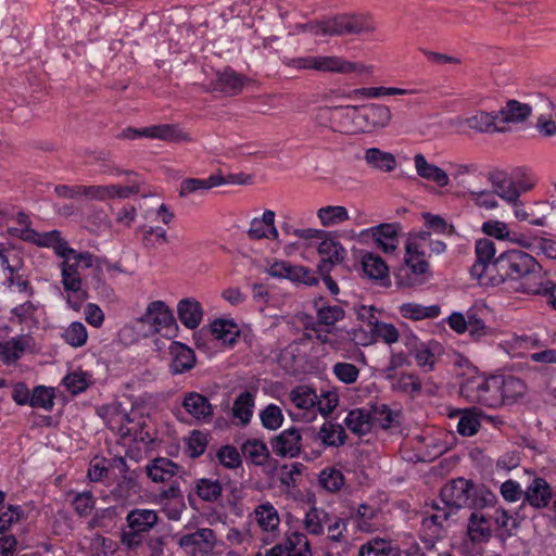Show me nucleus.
<instances>
[{
	"instance_id": "nucleus-13",
	"label": "nucleus",
	"mask_w": 556,
	"mask_h": 556,
	"mask_svg": "<svg viewBox=\"0 0 556 556\" xmlns=\"http://www.w3.org/2000/svg\"><path fill=\"white\" fill-rule=\"evenodd\" d=\"M315 71L336 74H370L372 67L359 62H350L338 55H316Z\"/></svg>"
},
{
	"instance_id": "nucleus-55",
	"label": "nucleus",
	"mask_w": 556,
	"mask_h": 556,
	"mask_svg": "<svg viewBox=\"0 0 556 556\" xmlns=\"http://www.w3.org/2000/svg\"><path fill=\"white\" fill-rule=\"evenodd\" d=\"M377 517V509L367 504H361L353 516L356 527L363 532H372L377 529L374 522Z\"/></svg>"
},
{
	"instance_id": "nucleus-60",
	"label": "nucleus",
	"mask_w": 556,
	"mask_h": 556,
	"mask_svg": "<svg viewBox=\"0 0 556 556\" xmlns=\"http://www.w3.org/2000/svg\"><path fill=\"white\" fill-rule=\"evenodd\" d=\"M25 518L23 508L18 505H9L0 510V533H4L11 527Z\"/></svg>"
},
{
	"instance_id": "nucleus-42",
	"label": "nucleus",
	"mask_w": 556,
	"mask_h": 556,
	"mask_svg": "<svg viewBox=\"0 0 556 556\" xmlns=\"http://www.w3.org/2000/svg\"><path fill=\"white\" fill-rule=\"evenodd\" d=\"M63 261L60 264L62 286L65 291H78L79 287H83V280L78 273V265L66 255L62 257Z\"/></svg>"
},
{
	"instance_id": "nucleus-16",
	"label": "nucleus",
	"mask_w": 556,
	"mask_h": 556,
	"mask_svg": "<svg viewBox=\"0 0 556 556\" xmlns=\"http://www.w3.org/2000/svg\"><path fill=\"white\" fill-rule=\"evenodd\" d=\"M359 106L362 134L383 129L390 124L392 114L388 106L376 103Z\"/></svg>"
},
{
	"instance_id": "nucleus-59",
	"label": "nucleus",
	"mask_w": 556,
	"mask_h": 556,
	"mask_svg": "<svg viewBox=\"0 0 556 556\" xmlns=\"http://www.w3.org/2000/svg\"><path fill=\"white\" fill-rule=\"evenodd\" d=\"M532 182H519L518 185L509 181L503 182L497 187V194L507 202L516 203L521 192H526L532 188Z\"/></svg>"
},
{
	"instance_id": "nucleus-12",
	"label": "nucleus",
	"mask_w": 556,
	"mask_h": 556,
	"mask_svg": "<svg viewBox=\"0 0 556 556\" xmlns=\"http://www.w3.org/2000/svg\"><path fill=\"white\" fill-rule=\"evenodd\" d=\"M475 252L476 262L470 268V274L481 283H486L484 277L488 276L490 278L492 276L491 271L494 270L493 263L496 260L494 258L496 253L495 244L490 239H479L476 241Z\"/></svg>"
},
{
	"instance_id": "nucleus-34",
	"label": "nucleus",
	"mask_w": 556,
	"mask_h": 556,
	"mask_svg": "<svg viewBox=\"0 0 556 556\" xmlns=\"http://www.w3.org/2000/svg\"><path fill=\"white\" fill-rule=\"evenodd\" d=\"M223 185V180L216 177V174L208 176L206 179L186 178L180 182L179 197L187 198L190 194L203 193L214 187Z\"/></svg>"
},
{
	"instance_id": "nucleus-20",
	"label": "nucleus",
	"mask_w": 556,
	"mask_h": 556,
	"mask_svg": "<svg viewBox=\"0 0 556 556\" xmlns=\"http://www.w3.org/2000/svg\"><path fill=\"white\" fill-rule=\"evenodd\" d=\"M399 224H380L366 230L384 253H392L399 245Z\"/></svg>"
},
{
	"instance_id": "nucleus-10",
	"label": "nucleus",
	"mask_w": 556,
	"mask_h": 556,
	"mask_svg": "<svg viewBox=\"0 0 556 556\" xmlns=\"http://www.w3.org/2000/svg\"><path fill=\"white\" fill-rule=\"evenodd\" d=\"M140 321L148 325L152 332L168 334L176 326L175 318L169 307L162 301H154L147 307Z\"/></svg>"
},
{
	"instance_id": "nucleus-47",
	"label": "nucleus",
	"mask_w": 556,
	"mask_h": 556,
	"mask_svg": "<svg viewBox=\"0 0 556 556\" xmlns=\"http://www.w3.org/2000/svg\"><path fill=\"white\" fill-rule=\"evenodd\" d=\"M492 519L495 522L497 535L502 540L513 536L519 528V521L504 508H496Z\"/></svg>"
},
{
	"instance_id": "nucleus-62",
	"label": "nucleus",
	"mask_w": 556,
	"mask_h": 556,
	"mask_svg": "<svg viewBox=\"0 0 556 556\" xmlns=\"http://www.w3.org/2000/svg\"><path fill=\"white\" fill-rule=\"evenodd\" d=\"M30 406L35 408L51 410L54 406L53 389L47 388L45 386L36 387L31 394Z\"/></svg>"
},
{
	"instance_id": "nucleus-3",
	"label": "nucleus",
	"mask_w": 556,
	"mask_h": 556,
	"mask_svg": "<svg viewBox=\"0 0 556 556\" xmlns=\"http://www.w3.org/2000/svg\"><path fill=\"white\" fill-rule=\"evenodd\" d=\"M102 417L106 426L122 440L150 443L153 439L143 429L141 418L136 420L121 403H112L102 408Z\"/></svg>"
},
{
	"instance_id": "nucleus-51",
	"label": "nucleus",
	"mask_w": 556,
	"mask_h": 556,
	"mask_svg": "<svg viewBox=\"0 0 556 556\" xmlns=\"http://www.w3.org/2000/svg\"><path fill=\"white\" fill-rule=\"evenodd\" d=\"M371 425L378 424L383 429H389L399 424V413L393 412L387 404L377 403L369 410Z\"/></svg>"
},
{
	"instance_id": "nucleus-63",
	"label": "nucleus",
	"mask_w": 556,
	"mask_h": 556,
	"mask_svg": "<svg viewBox=\"0 0 556 556\" xmlns=\"http://www.w3.org/2000/svg\"><path fill=\"white\" fill-rule=\"evenodd\" d=\"M391 543L386 539L376 538L363 544L358 556H389Z\"/></svg>"
},
{
	"instance_id": "nucleus-14",
	"label": "nucleus",
	"mask_w": 556,
	"mask_h": 556,
	"mask_svg": "<svg viewBox=\"0 0 556 556\" xmlns=\"http://www.w3.org/2000/svg\"><path fill=\"white\" fill-rule=\"evenodd\" d=\"M473 491L471 481L458 478L447 482L440 492L441 502L457 510L464 506L471 505L470 497Z\"/></svg>"
},
{
	"instance_id": "nucleus-4",
	"label": "nucleus",
	"mask_w": 556,
	"mask_h": 556,
	"mask_svg": "<svg viewBox=\"0 0 556 556\" xmlns=\"http://www.w3.org/2000/svg\"><path fill=\"white\" fill-rule=\"evenodd\" d=\"M125 520L121 542L127 549H135L142 545L143 535L157 525L159 514L154 509L134 508L127 513Z\"/></svg>"
},
{
	"instance_id": "nucleus-44",
	"label": "nucleus",
	"mask_w": 556,
	"mask_h": 556,
	"mask_svg": "<svg viewBox=\"0 0 556 556\" xmlns=\"http://www.w3.org/2000/svg\"><path fill=\"white\" fill-rule=\"evenodd\" d=\"M289 397L299 409L315 412L318 395L307 386H298L290 391Z\"/></svg>"
},
{
	"instance_id": "nucleus-50",
	"label": "nucleus",
	"mask_w": 556,
	"mask_h": 556,
	"mask_svg": "<svg viewBox=\"0 0 556 556\" xmlns=\"http://www.w3.org/2000/svg\"><path fill=\"white\" fill-rule=\"evenodd\" d=\"M253 407V394L249 391L241 392L233 402L232 416L239 419L242 425H247L252 417Z\"/></svg>"
},
{
	"instance_id": "nucleus-15",
	"label": "nucleus",
	"mask_w": 556,
	"mask_h": 556,
	"mask_svg": "<svg viewBox=\"0 0 556 556\" xmlns=\"http://www.w3.org/2000/svg\"><path fill=\"white\" fill-rule=\"evenodd\" d=\"M317 252L323 256L318 265V271L320 274L330 273L333 266L341 264L346 257V250L341 242L331 237L329 232H326L321 238Z\"/></svg>"
},
{
	"instance_id": "nucleus-45",
	"label": "nucleus",
	"mask_w": 556,
	"mask_h": 556,
	"mask_svg": "<svg viewBox=\"0 0 556 556\" xmlns=\"http://www.w3.org/2000/svg\"><path fill=\"white\" fill-rule=\"evenodd\" d=\"M194 491L202 501L214 503L222 497L223 486L218 479L200 478L194 481Z\"/></svg>"
},
{
	"instance_id": "nucleus-61",
	"label": "nucleus",
	"mask_w": 556,
	"mask_h": 556,
	"mask_svg": "<svg viewBox=\"0 0 556 556\" xmlns=\"http://www.w3.org/2000/svg\"><path fill=\"white\" fill-rule=\"evenodd\" d=\"M334 377L344 384H353L359 377V368L354 364L338 362L332 367Z\"/></svg>"
},
{
	"instance_id": "nucleus-38",
	"label": "nucleus",
	"mask_w": 556,
	"mask_h": 556,
	"mask_svg": "<svg viewBox=\"0 0 556 556\" xmlns=\"http://www.w3.org/2000/svg\"><path fill=\"white\" fill-rule=\"evenodd\" d=\"M314 307L319 325L333 326L345 316L344 309L338 304H327L323 299L315 301Z\"/></svg>"
},
{
	"instance_id": "nucleus-1",
	"label": "nucleus",
	"mask_w": 556,
	"mask_h": 556,
	"mask_svg": "<svg viewBox=\"0 0 556 556\" xmlns=\"http://www.w3.org/2000/svg\"><path fill=\"white\" fill-rule=\"evenodd\" d=\"M494 275L488 281L493 286L508 280L517 281L529 276L542 278L541 264L530 254L521 250H508L501 253L493 263Z\"/></svg>"
},
{
	"instance_id": "nucleus-18",
	"label": "nucleus",
	"mask_w": 556,
	"mask_h": 556,
	"mask_svg": "<svg viewBox=\"0 0 556 556\" xmlns=\"http://www.w3.org/2000/svg\"><path fill=\"white\" fill-rule=\"evenodd\" d=\"M182 407L198 422L210 424L213 419V406L201 393L187 392L184 395Z\"/></svg>"
},
{
	"instance_id": "nucleus-57",
	"label": "nucleus",
	"mask_w": 556,
	"mask_h": 556,
	"mask_svg": "<svg viewBox=\"0 0 556 556\" xmlns=\"http://www.w3.org/2000/svg\"><path fill=\"white\" fill-rule=\"evenodd\" d=\"M327 518V513L317 507H312L305 515L304 528L313 535H319L324 532V523Z\"/></svg>"
},
{
	"instance_id": "nucleus-31",
	"label": "nucleus",
	"mask_w": 556,
	"mask_h": 556,
	"mask_svg": "<svg viewBox=\"0 0 556 556\" xmlns=\"http://www.w3.org/2000/svg\"><path fill=\"white\" fill-rule=\"evenodd\" d=\"M531 112L532 109L529 104L521 103L517 100H509L506 102L505 106L497 112V114L500 124H516L526 121L530 116Z\"/></svg>"
},
{
	"instance_id": "nucleus-64",
	"label": "nucleus",
	"mask_w": 556,
	"mask_h": 556,
	"mask_svg": "<svg viewBox=\"0 0 556 556\" xmlns=\"http://www.w3.org/2000/svg\"><path fill=\"white\" fill-rule=\"evenodd\" d=\"M370 332L377 340L389 345L396 343L400 339L397 328L389 323L379 321L374 328H371Z\"/></svg>"
},
{
	"instance_id": "nucleus-24",
	"label": "nucleus",
	"mask_w": 556,
	"mask_h": 556,
	"mask_svg": "<svg viewBox=\"0 0 556 556\" xmlns=\"http://www.w3.org/2000/svg\"><path fill=\"white\" fill-rule=\"evenodd\" d=\"M414 164L419 177L437 184L439 187H446L450 182L448 175L439 166L429 163L425 155L418 153L414 156Z\"/></svg>"
},
{
	"instance_id": "nucleus-53",
	"label": "nucleus",
	"mask_w": 556,
	"mask_h": 556,
	"mask_svg": "<svg viewBox=\"0 0 556 556\" xmlns=\"http://www.w3.org/2000/svg\"><path fill=\"white\" fill-rule=\"evenodd\" d=\"M390 380L392 381L391 388L395 392L416 394L421 390V381L414 374L403 372L397 377L393 375V378Z\"/></svg>"
},
{
	"instance_id": "nucleus-22",
	"label": "nucleus",
	"mask_w": 556,
	"mask_h": 556,
	"mask_svg": "<svg viewBox=\"0 0 556 556\" xmlns=\"http://www.w3.org/2000/svg\"><path fill=\"white\" fill-rule=\"evenodd\" d=\"M552 497V488L543 478H534L525 491V502L538 509L547 507Z\"/></svg>"
},
{
	"instance_id": "nucleus-23",
	"label": "nucleus",
	"mask_w": 556,
	"mask_h": 556,
	"mask_svg": "<svg viewBox=\"0 0 556 556\" xmlns=\"http://www.w3.org/2000/svg\"><path fill=\"white\" fill-rule=\"evenodd\" d=\"M359 112V105H337V131L362 134Z\"/></svg>"
},
{
	"instance_id": "nucleus-40",
	"label": "nucleus",
	"mask_w": 556,
	"mask_h": 556,
	"mask_svg": "<svg viewBox=\"0 0 556 556\" xmlns=\"http://www.w3.org/2000/svg\"><path fill=\"white\" fill-rule=\"evenodd\" d=\"M243 87V77L232 70H225L217 74L213 81L214 90L224 92L228 96L238 93Z\"/></svg>"
},
{
	"instance_id": "nucleus-41",
	"label": "nucleus",
	"mask_w": 556,
	"mask_h": 556,
	"mask_svg": "<svg viewBox=\"0 0 556 556\" xmlns=\"http://www.w3.org/2000/svg\"><path fill=\"white\" fill-rule=\"evenodd\" d=\"M344 424L353 433L364 435L371 430V419L369 410L365 408H355L348 413Z\"/></svg>"
},
{
	"instance_id": "nucleus-48",
	"label": "nucleus",
	"mask_w": 556,
	"mask_h": 556,
	"mask_svg": "<svg viewBox=\"0 0 556 556\" xmlns=\"http://www.w3.org/2000/svg\"><path fill=\"white\" fill-rule=\"evenodd\" d=\"M317 218L323 227H332L346 222L350 215L345 206L327 205L317 211Z\"/></svg>"
},
{
	"instance_id": "nucleus-39",
	"label": "nucleus",
	"mask_w": 556,
	"mask_h": 556,
	"mask_svg": "<svg viewBox=\"0 0 556 556\" xmlns=\"http://www.w3.org/2000/svg\"><path fill=\"white\" fill-rule=\"evenodd\" d=\"M211 332L225 345L232 346L237 342L240 330L232 320L219 318L211 324Z\"/></svg>"
},
{
	"instance_id": "nucleus-17",
	"label": "nucleus",
	"mask_w": 556,
	"mask_h": 556,
	"mask_svg": "<svg viewBox=\"0 0 556 556\" xmlns=\"http://www.w3.org/2000/svg\"><path fill=\"white\" fill-rule=\"evenodd\" d=\"M270 446L277 456L296 457L301 452L302 437L299 429L291 427L271 439Z\"/></svg>"
},
{
	"instance_id": "nucleus-43",
	"label": "nucleus",
	"mask_w": 556,
	"mask_h": 556,
	"mask_svg": "<svg viewBox=\"0 0 556 556\" xmlns=\"http://www.w3.org/2000/svg\"><path fill=\"white\" fill-rule=\"evenodd\" d=\"M243 457L254 465L262 466L269 458L267 445L258 439H249L241 445Z\"/></svg>"
},
{
	"instance_id": "nucleus-49",
	"label": "nucleus",
	"mask_w": 556,
	"mask_h": 556,
	"mask_svg": "<svg viewBox=\"0 0 556 556\" xmlns=\"http://www.w3.org/2000/svg\"><path fill=\"white\" fill-rule=\"evenodd\" d=\"M318 438L325 446H341L346 441V434L341 425L325 422L319 431Z\"/></svg>"
},
{
	"instance_id": "nucleus-19",
	"label": "nucleus",
	"mask_w": 556,
	"mask_h": 556,
	"mask_svg": "<svg viewBox=\"0 0 556 556\" xmlns=\"http://www.w3.org/2000/svg\"><path fill=\"white\" fill-rule=\"evenodd\" d=\"M146 138L157 139L174 143L190 142L191 136L184 131L177 124H159L144 127L142 132Z\"/></svg>"
},
{
	"instance_id": "nucleus-5",
	"label": "nucleus",
	"mask_w": 556,
	"mask_h": 556,
	"mask_svg": "<svg viewBox=\"0 0 556 556\" xmlns=\"http://www.w3.org/2000/svg\"><path fill=\"white\" fill-rule=\"evenodd\" d=\"M497 388V377L485 378L475 375L462 383L460 394L471 403L494 407L500 404Z\"/></svg>"
},
{
	"instance_id": "nucleus-35",
	"label": "nucleus",
	"mask_w": 556,
	"mask_h": 556,
	"mask_svg": "<svg viewBox=\"0 0 556 556\" xmlns=\"http://www.w3.org/2000/svg\"><path fill=\"white\" fill-rule=\"evenodd\" d=\"M472 341L481 342L495 336V330L485 325L475 309L467 311V329Z\"/></svg>"
},
{
	"instance_id": "nucleus-6",
	"label": "nucleus",
	"mask_w": 556,
	"mask_h": 556,
	"mask_svg": "<svg viewBox=\"0 0 556 556\" xmlns=\"http://www.w3.org/2000/svg\"><path fill=\"white\" fill-rule=\"evenodd\" d=\"M404 262L410 270L413 277L403 280L401 275L396 277L397 285L401 286H415L428 280L432 274L430 264L426 258V251L418 242H406Z\"/></svg>"
},
{
	"instance_id": "nucleus-30",
	"label": "nucleus",
	"mask_w": 556,
	"mask_h": 556,
	"mask_svg": "<svg viewBox=\"0 0 556 556\" xmlns=\"http://www.w3.org/2000/svg\"><path fill=\"white\" fill-rule=\"evenodd\" d=\"M39 247L52 248L54 253L60 257H65L70 253H74V249L68 247L67 241L62 238L59 230H51L43 233L36 232L35 240H30Z\"/></svg>"
},
{
	"instance_id": "nucleus-36",
	"label": "nucleus",
	"mask_w": 556,
	"mask_h": 556,
	"mask_svg": "<svg viewBox=\"0 0 556 556\" xmlns=\"http://www.w3.org/2000/svg\"><path fill=\"white\" fill-rule=\"evenodd\" d=\"M497 394L500 396V403L502 401H515L521 397L526 393L525 382L517 377H497Z\"/></svg>"
},
{
	"instance_id": "nucleus-11",
	"label": "nucleus",
	"mask_w": 556,
	"mask_h": 556,
	"mask_svg": "<svg viewBox=\"0 0 556 556\" xmlns=\"http://www.w3.org/2000/svg\"><path fill=\"white\" fill-rule=\"evenodd\" d=\"M252 516L262 533L266 535L264 538L265 543H273L279 538L280 516L270 502L258 504L254 508Z\"/></svg>"
},
{
	"instance_id": "nucleus-21",
	"label": "nucleus",
	"mask_w": 556,
	"mask_h": 556,
	"mask_svg": "<svg viewBox=\"0 0 556 556\" xmlns=\"http://www.w3.org/2000/svg\"><path fill=\"white\" fill-rule=\"evenodd\" d=\"M34 344L29 334H20L0 343V358L4 364H12L20 359L25 351Z\"/></svg>"
},
{
	"instance_id": "nucleus-37",
	"label": "nucleus",
	"mask_w": 556,
	"mask_h": 556,
	"mask_svg": "<svg viewBox=\"0 0 556 556\" xmlns=\"http://www.w3.org/2000/svg\"><path fill=\"white\" fill-rule=\"evenodd\" d=\"M364 160L370 167L381 172H392L396 167V159L390 153L378 148H369L365 151Z\"/></svg>"
},
{
	"instance_id": "nucleus-9",
	"label": "nucleus",
	"mask_w": 556,
	"mask_h": 556,
	"mask_svg": "<svg viewBox=\"0 0 556 556\" xmlns=\"http://www.w3.org/2000/svg\"><path fill=\"white\" fill-rule=\"evenodd\" d=\"M264 556H312L307 536L296 530H288L282 542L276 544Z\"/></svg>"
},
{
	"instance_id": "nucleus-7",
	"label": "nucleus",
	"mask_w": 556,
	"mask_h": 556,
	"mask_svg": "<svg viewBox=\"0 0 556 556\" xmlns=\"http://www.w3.org/2000/svg\"><path fill=\"white\" fill-rule=\"evenodd\" d=\"M215 532L201 528L178 539L177 544L189 556H211L216 545Z\"/></svg>"
},
{
	"instance_id": "nucleus-8",
	"label": "nucleus",
	"mask_w": 556,
	"mask_h": 556,
	"mask_svg": "<svg viewBox=\"0 0 556 556\" xmlns=\"http://www.w3.org/2000/svg\"><path fill=\"white\" fill-rule=\"evenodd\" d=\"M432 510V513L427 511V516L421 521V529L429 536L422 541L427 549L433 548L435 540L443 534V523L458 511L456 508L444 504L443 506L433 504Z\"/></svg>"
},
{
	"instance_id": "nucleus-56",
	"label": "nucleus",
	"mask_w": 556,
	"mask_h": 556,
	"mask_svg": "<svg viewBox=\"0 0 556 556\" xmlns=\"http://www.w3.org/2000/svg\"><path fill=\"white\" fill-rule=\"evenodd\" d=\"M275 222V212L271 210H266L261 218H253L250 224V228L248 230V236L250 239L260 240L267 237V227L270 226Z\"/></svg>"
},
{
	"instance_id": "nucleus-27",
	"label": "nucleus",
	"mask_w": 556,
	"mask_h": 556,
	"mask_svg": "<svg viewBox=\"0 0 556 556\" xmlns=\"http://www.w3.org/2000/svg\"><path fill=\"white\" fill-rule=\"evenodd\" d=\"M468 535L473 543L488 542L492 535L491 519L482 511H473L468 520Z\"/></svg>"
},
{
	"instance_id": "nucleus-33",
	"label": "nucleus",
	"mask_w": 556,
	"mask_h": 556,
	"mask_svg": "<svg viewBox=\"0 0 556 556\" xmlns=\"http://www.w3.org/2000/svg\"><path fill=\"white\" fill-rule=\"evenodd\" d=\"M469 128L479 132L504 131V127L500 125L498 114L488 112H477L465 119Z\"/></svg>"
},
{
	"instance_id": "nucleus-25",
	"label": "nucleus",
	"mask_w": 556,
	"mask_h": 556,
	"mask_svg": "<svg viewBox=\"0 0 556 556\" xmlns=\"http://www.w3.org/2000/svg\"><path fill=\"white\" fill-rule=\"evenodd\" d=\"M362 267L369 279L379 280L382 286L389 285V267L379 255L372 252L365 253L362 256Z\"/></svg>"
},
{
	"instance_id": "nucleus-2",
	"label": "nucleus",
	"mask_w": 556,
	"mask_h": 556,
	"mask_svg": "<svg viewBox=\"0 0 556 556\" xmlns=\"http://www.w3.org/2000/svg\"><path fill=\"white\" fill-rule=\"evenodd\" d=\"M305 28L315 36H362L374 33L377 27L369 15L343 14L320 22L308 23Z\"/></svg>"
},
{
	"instance_id": "nucleus-26",
	"label": "nucleus",
	"mask_w": 556,
	"mask_h": 556,
	"mask_svg": "<svg viewBox=\"0 0 556 556\" xmlns=\"http://www.w3.org/2000/svg\"><path fill=\"white\" fill-rule=\"evenodd\" d=\"M169 352L172 355L170 369L173 374H182L194 366V352L187 345L173 342L169 346Z\"/></svg>"
},
{
	"instance_id": "nucleus-52",
	"label": "nucleus",
	"mask_w": 556,
	"mask_h": 556,
	"mask_svg": "<svg viewBox=\"0 0 556 556\" xmlns=\"http://www.w3.org/2000/svg\"><path fill=\"white\" fill-rule=\"evenodd\" d=\"M344 482L345 479L342 471L334 467H326L318 475V484L329 493L341 490Z\"/></svg>"
},
{
	"instance_id": "nucleus-29",
	"label": "nucleus",
	"mask_w": 556,
	"mask_h": 556,
	"mask_svg": "<svg viewBox=\"0 0 556 556\" xmlns=\"http://www.w3.org/2000/svg\"><path fill=\"white\" fill-rule=\"evenodd\" d=\"M177 313L181 324L189 329L197 328L202 321L203 311L201 304L194 299L179 301Z\"/></svg>"
},
{
	"instance_id": "nucleus-32",
	"label": "nucleus",
	"mask_w": 556,
	"mask_h": 556,
	"mask_svg": "<svg viewBox=\"0 0 556 556\" xmlns=\"http://www.w3.org/2000/svg\"><path fill=\"white\" fill-rule=\"evenodd\" d=\"M440 350L441 346L435 341L424 342L417 345L414 352L417 366L426 372L433 370Z\"/></svg>"
},
{
	"instance_id": "nucleus-54",
	"label": "nucleus",
	"mask_w": 556,
	"mask_h": 556,
	"mask_svg": "<svg viewBox=\"0 0 556 556\" xmlns=\"http://www.w3.org/2000/svg\"><path fill=\"white\" fill-rule=\"evenodd\" d=\"M480 426V415L475 409H466L462 413L456 428L460 435L471 437L478 432Z\"/></svg>"
},
{
	"instance_id": "nucleus-28",
	"label": "nucleus",
	"mask_w": 556,
	"mask_h": 556,
	"mask_svg": "<svg viewBox=\"0 0 556 556\" xmlns=\"http://www.w3.org/2000/svg\"><path fill=\"white\" fill-rule=\"evenodd\" d=\"M146 471L153 482H167L176 476L178 465L168 458L159 457L147 465Z\"/></svg>"
},
{
	"instance_id": "nucleus-58",
	"label": "nucleus",
	"mask_w": 556,
	"mask_h": 556,
	"mask_svg": "<svg viewBox=\"0 0 556 556\" xmlns=\"http://www.w3.org/2000/svg\"><path fill=\"white\" fill-rule=\"evenodd\" d=\"M62 338L73 348H80L85 345L88 338V332L83 323H72L63 332Z\"/></svg>"
},
{
	"instance_id": "nucleus-46",
	"label": "nucleus",
	"mask_w": 556,
	"mask_h": 556,
	"mask_svg": "<svg viewBox=\"0 0 556 556\" xmlns=\"http://www.w3.org/2000/svg\"><path fill=\"white\" fill-rule=\"evenodd\" d=\"M399 311L402 317L412 320L435 318L441 312L438 305L424 306L418 303H404L400 306Z\"/></svg>"
}]
</instances>
